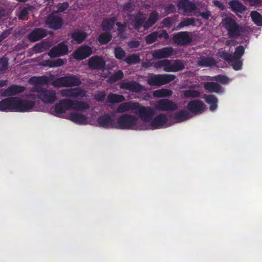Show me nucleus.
<instances>
[{"label": "nucleus", "mask_w": 262, "mask_h": 262, "mask_svg": "<svg viewBox=\"0 0 262 262\" xmlns=\"http://www.w3.org/2000/svg\"><path fill=\"white\" fill-rule=\"evenodd\" d=\"M124 77L123 72L121 70H118L114 74L112 75L108 78V80L110 82L114 83Z\"/></svg>", "instance_id": "nucleus-43"}, {"label": "nucleus", "mask_w": 262, "mask_h": 262, "mask_svg": "<svg viewBox=\"0 0 262 262\" xmlns=\"http://www.w3.org/2000/svg\"><path fill=\"white\" fill-rule=\"evenodd\" d=\"M46 35L47 33L45 30L37 28L28 34V38L31 42H35L43 38Z\"/></svg>", "instance_id": "nucleus-22"}, {"label": "nucleus", "mask_w": 262, "mask_h": 262, "mask_svg": "<svg viewBox=\"0 0 262 262\" xmlns=\"http://www.w3.org/2000/svg\"><path fill=\"white\" fill-rule=\"evenodd\" d=\"M125 97L121 95L113 94H109L107 97V101L110 103H116L123 102Z\"/></svg>", "instance_id": "nucleus-37"}, {"label": "nucleus", "mask_w": 262, "mask_h": 262, "mask_svg": "<svg viewBox=\"0 0 262 262\" xmlns=\"http://www.w3.org/2000/svg\"><path fill=\"white\" fill-rule=\"evenodd\" d=\"M177 7L184 13L192 12L196 9L195 4L190 0H180L177 3Z\"/></svg>", "instance_id": "nucleus-17"}, {"label": "nucleus", "mask_w": 262, "mask_h": 262, "mask_svg": "<svg viewBox=\"0 0 262 262\" xmlns=\"http://www.w3.org/2000/svg\"><path fill=\"white\" fill-rule=\"evenodd\" d=\"M28 14V9L24 8L22 9L18 15V18L20 20H25Z\"/></svg>", "instance_id": "nucleus-59"}, {"label": "nucleus", "mask_w": 262, "mask_h": 262, "mask_svg": "<svg viewBox=\"0 0 262 262\" xmlns=\"http://www.w3.org/2000/svg\"><path fill=\"white\" fill-rule=\"evenodd\" d=\"M66 61L61 58H58L56 60H47L46 64L50 68L60 67L64 64Z\"/></svg>", "instance_id": "nucleus-42"}, {"label": "nucleus", "mask_w": 262, "mask_h": 262, "mask_svg": "<svg viewBox=\"0 0 262 262\" xmlns=\"http://www.w3.org/2000/svg\"><path fill=\"white\" fill-rule=\"evenodd\" d=\"M220 56L222 59L226 61L227 62H231L235 60L233 55L225 51L220 52Z\"/></svg>", "instance_id": "nucleus-48"}, {"label": "nucleus", "mask_w": 262, "mask_h": 262, "mask_svg": "<svg viewBox=\"0 0 262 262\" xmlns=\"http://www.w3.org/2000/svg\"><path fill=\"white\" fill-rule=\"evenodd\" d=\"M37 81L39 85L41 84H48L49 83V78L47 76H42L37 77Z\"/></svg>", "instance_id": "nucleus-58"}, {"label": "nucleus", "mask_w": 262, "mask_h": 262, "mask_svg": "<svg viewBox=\"0 0 262 262\" xmlns=\"http://www.w3.org/2000/svg\"><path fill=\"white\" fill-rule=\"evenodd\" d=\"M185 68L184 61L180 59H176L172 62V72L182 71Z\"/></svg>", "instance_id": "nucleus-40"}, {"label": "nucleus", "mask_w": 262, "mask_h": 262, "mask_svg": "<svg viewBox=\"0 0 262 262\" xmlns=\"http://www.w3.org/2000/svg\"><path fill=\"white\" fill-rule=\"evenodd\" d=\"M120 88L133 93H139L144 90V88L141 84L134 80L130 81H122L120 84Z\"/></svg>", "instance_id": "nucleus-11"}, {"label": "nucleus", "mask_w": 262, "mask_h": 262, "mask_svg": "<svg viewBox=\"0 0 262 262\" xmlns=\"http://www.w3.org/2000/svg\"><path fill=\"white\" fill-rule=\"evenodd\" d=\"M173 42L180 46L189 45L192 41V39L188 32H180L173 35Z\"/></svg>", "instance_id": "nucleus-10"}, {"label": "nucleus", "mask_w": 262, "mask_h": 262, "mask_svg": "<svg viewBox=\"0 0 262 262\" xmlns=\"http://www.w3.org/2000/svg\"><path fill=\"white\" fill-rule=\"evenodd\" d=\"M190 118L189 114L187 111L182 110L176 113L174 119L177 122H181Z\"/></svg>", "instance_id": "nucleus-38"}, {"label": "nucleus", "mask_w": 262, "mask_h": 262, "mask_svg": "<svg viewBox=\"0 0 262 262\" xmlns=\"http://www.w3.org/2000/svg\"><path fill=\"white\" fill-rule=\"evenodd\" d=\"M106 94L104 92L100 91L94 96V99L98 102H102L104 100Z\"/></svg>", "instance_id": "nucleus-57"}, {"label": "nucleus", "mask_w": 262, "mask_h": 262, "mask_svg": "<svg viewBox=\"0 0 262 262\" xmlns=\"http://www.w3.org/2000/svg\"><path fill=\"white\" fill-rule=\"evenodd\" d=\"M124 60L129 64H136L140 62V58L138 55L133 54L127 56Z\"/></svg>", "instance_id": "nucleus-44"}, {"label": "nucleus", "mask_w": 262, "mask_h": 262, "mask_svg": "<svg viewBox=\"0 0 262 262\" xmlns=\"http://www.w3.org/2000/svg\"><path fill=\"white\" fill-rule=\"evenodd\" d=\"M70 119L78 124H84L86 122V117L84 115L75 112H72L69 115Z\"/></svg>", "instance_id": "nucleus-30"}, {"label": "nucleus", "mask_w": 262, "mask_h": 262, "mask_svg": "<svg viewBox=\"0 0 262 262\" xmlns=\"http://www.w3.org/2000/svg\"><path fill=\"white\" fill-rule=\"evenodd\" d=\"M157 39V31H154L145 37V41L148 45L154 43Z\"/></svg>", "instance_id": "nucleus-50"}, {"label": "nucleus", "mask_w": 262, "mask_h": 262, "mask_svg": "<svg viewBox=\"0 0 262 262\" xmlns=\"http://www.w3.org/2000/svg\"><path fill=\"white\" fill-rule=\"evenodd\" d=\"M92 49L87 45H82L73 52V57L79 60H83L92 54Z\"/></svg>", "instance_id": "nucleus-9"}, {"label": "nucleus", "mask_w": 262, "mask_h": 262, "mask_svg": "<svg viewBox=\"0 0 262 262\" xmlns=\"http://www.w3.org/2000/svg\"><path fill=\"white\" fill-rule=\"evenodd\" d=\"M97 122L100 127L106 128H116V122L108 114L99 117Z\"/></svg>", "instance_id": "nucleus-12"}, {"label": "nucleus", "mask_w": 262, "mask_h": 262, "mask_svg": "<svg viewBox=\"0 0 262 262\" xmlns=\"http://www.w3.org/2000/svg\"><path fill=\"white\" fill-rule=\"evenodd\" d=\"M88 66L91 70H100L104 68L105 61L102 57L95 55L89 59Z\"/></svg>", "instance_id": "nucleus-13"}, {"label": "nucleus", "mask_w": 262, "mask_h": 262, "mask_svg": "<svg viewBox=\"0 0 262 262\" xmlns=\"http://www.w3.org/2000/svg\"><path fill=\"white\" fill-rule=\"evenodd\" d=\"M25 88L18 85L12 84L4 90L2 92V96L5 97L15 95L23 92Z\"/></svg>", "instance_id": "nucleus-20"}, {"label": "nucleus", "mask_w": 262, "mask_h": 262, "mask_svg": "<svg viewBox=\"0 0 262 262\" xmlns=\"http://www.w3.org/2000/svg\"><path fill=\"white\" fill-rule=\"evenodd\" d=\"M205 104L199 99L190 101L187 104V110L193 114H200L204 111Z\"/></svg>", "instance_id": "nucleus-15"}, {"label": "nucleus", "mask_w": 262, "mask_h": 262, "mask_svg": "<svg viewBox=\"0 0 262 262\" xmlns=\"http://www.w3.org/2000/svg\"><path fill=\"white\" fill-rule=\"evenodd\" d=\"M204 88L208 93H223L224 88L219 84L214 82H206L204 84Z\"/></svg>", "instance_id": "nucleus-23"}, {"label": "nucleus", "mask_w": 262, "mask_h": 262, "mask_svg": "<svg viewBox=\"0 0 262 262\" xmlns=\"http://www.w3.org/2000/svg\"><path fill=\"white\" fill-rule=\"evenodd\" d=\"M167 118L164 114H160L156 116L151 121L152 129H157L163 126L167 122Z\"/></svg>", "instance_id": "nucleus-24"}, {"label": "nucleus", "mask_w": 262, "mask_h": 262, "mask_svg": "<svg viewBox=\"0 0 262 262\" xmlns=\"http://www.w3.org/2000/svg\"><path fill=\"white\" fill-rule=\"evenodd\" d=\"M112 39V35L109 32L100 34L98 37V41L101 45H106Z\"/></svg>", "instance_id": "nucleus-39"}, {"label": "nucleus", "mask_w": 262, "mask_h": 262, "mask_svg": "<svg viewBox=\"0 0 262 262\" xmlns=\"http://www.w3.org/2000/svg\"><path fill=\"white\" fill-rule=\"evenodd\" d=\"M8 60L6 58H2L0 59V71H4L8 69Z\"/></svg>", "instance_id": "nucleus-56"}, {"label": "nucleus", "mask_w": 262, "mask_h": 262, "mask_svg": "<svg viewBox=\"0 0 262 262\" xmlns=\"http://www.w3.org/2000/svg\"><path fill=\"white\" fill-rule=\"evenodd\" d=\"M223 27L227 31L230 38H236L244 32V29L232 17H226L222 20Z\"/></svg>", "instance_id": "nucleus-3"}, {"label": "nucleus", "mask_w": 262, "mask_h": 262, "mask_svg": "<svg viewBox=\"0 0 262 262\" xmlns=\"http://www.w3.org/2000/svg\"><path fill=\"white\" fill-rule=\"evenodd\" d=\"M153 66L157 69L163 68V70L167 72H172V62L169 59L160 60L153 63Z\"/></svg>", "instance_id": "nucleus-29"}, {"label": "nucleus", "mask_w": 262, "mask_h": 262, "mask_svg": "<svg viewBox=\"0 0 262 262\" xmlns=\"http://www.w3.org/2000/svg\"><path fill=\"white\" fill-rule=\"evenodd\" d=\"M174 19L171 17H166L164 18L162 21V25L163 27L170 28L173 25Z\"/></svg>", "instance_id": "nucleus-53"}, {"label": "nucleus", "mask_w": 262, "mask_h": 262, "mask_svg": "<svg viewBox=\"0 0 262 262\" xmlns=\"http://www.w3.org/2000/svg\"><path fill=\"white\" fill-rule=\"evenodd\" d=\"M200 15L204 19L208 20L211 16V13L209 11H203L200 13Z\"/></svg>", "instance_id": "nucleus-64"}, {"label": "nucleus", "mask_w": 262, "mask_h": 262, "mask_svg": "<svg viewBox=\"0 0 262 262\" xmlns=\"http://www.w3.org/2000/svg\"><path fill=\"white\" fill-rule=\"evenodd\" d=\"M32 91L36 92V97L45 104H52L57 99L56 91L52 89H48L41 85H35Z\"/></svg>", "instance_id": "nucleus-2"}, {"label": "nucleus", "mask_w": 262, "mask_h": 262, "mask_svg": "<svg viewBox=\"0 0 262 262\" xmlns=\"http://www.w3.org/2000/svg\"><path fill=\"white\" fill-rule=\"evenodd\" d=\"M138 103L133 101L124 102L120 104L117 109L118 113H124L128 111H136L138 108Z\"/></svg>", "instance_id": "nucleus-28"}, {"label": "nucleus", "mask_w": 262, "mask_h": 262, "mask_svg": "<svg viewBox=\"0 0 262 262\" xmlns=\"http://www.w3.org/2000/svg\"><path fill=\"white\" fill-rule=\"evenodd\" d=\"M117 19L115 17L104 19L102 23L101 28L103 31H111L115 25Z\"/></svg>", "instance_id": "nucleus-33"}, {"label": "nucleus", "mask_w": 262, "mask_h": 262, "mask_svg": "<svg viewBox=\"0 0 262 262\" xmlns=\"http://www.w3.org/2000/svg\"><path fill=\"white\" fill-rule=\"evenodd\" d=\"M69 104L71 110H74L81 111L88 110L90 108L89 105L84 101H79L69 99Z\"/></svg>", "instance_id": "nucleus-27"}, {"label": "nucleus", "mask_w": 262, "mask_h": 262, "mask_svg": "<svg viewBox=\"0 0 262 262\" xmlns=\"http://www.w3.org/2000/svg\"><path fill=\"white\" fill-rule=\"evenodd\" d=\"M114 54L115 57L118 59H122L125 55V52L121 47L115 48Z\"/></svg>", "instance_id": "nucleus-51"}, {"label": "nucleus", "mask_w": 262, "mask_h": 262, "mask_svg": "<svg viewBox=\"0 0 262 262\" xmlns=\"http://www.w3.org/2000/svg\"><path fill=\"white\" fill-rule=\"evenodd\" d=\"M176 76L173 74H154L148 77L147 83L150 86H160L173 81Z\"/></svg>", "instance_id": "nucleus-6"}, {"label": "nucleus", "mask_w": 262, "mask_h": 262, "mask_svg": "<svg viewBox=\"0 0 262 262\" xmlns=\"http://www.w3.org/2000/svg\"><path fill=\"white\" fill-rule=\"evenodd\" d=\"M157 39L164 38L165 40H167L169 37V35L166 30H163L161 31H157Z\"/></svg>", "instance_id": "nucleus-55"}, {"label": "nucleus", "mask_w": 262, "mask_h": 262, "mask_svg": "<svg viewBox=\"0 0 262 262\" xmlns=\"http://www.w3.org/2000/svg\"><path fill=\"white\" fill-rule=\"evenodd\" d=\"M49 27L54 30L60 29L63 22L62 18L58 16H49L47 18Z\"/></svg>", "instance_id": "nucleus-25"}, {"label": "nucleus", "mask_w": 262, "mask_h": 262, "mask_svg": "<svg viewBox=\"0 0 262 262\" xmlns=\"http://www.w3.org/2000/svg\"><path fill=\"white\" fill-rule=\"evenodd\" d=\"M252 21L258 26H262V16L256 11H252L250 13Z\"/></svg>", "instance_id": "nucleus-41"}, {"label": "nucleus", "mask_w": 262, "mask_h": 262, "mask_svg": "<svg viewBox=\"0 0 262 262\" xmlns=\"http://www.w3.org/2000/svg\"><path fill=\"white\" fill-rule=\"evenodd\" d=\"M81 84L80 78L74 75L57 78L52 82V85L55 88H69L78 86Z\"/></svg>", "instance_id": "nucleus-4"}, {"label": "nucleus", "mask_w": 262, "mask_h": 262, "mask_svg": "<svg viewBox=\"0 0 262 262\" xmlns=\"http://www.w3.org/2000/svg\"><path fill=\"white\" fill-rule=\"evenodd\" d=\"M215 64V59L211 57L201 56L198 61V64L202 67L213 66Z\"/></svg>", "instance_id": "nucleus-32"}, {"label": "nucleus", "mask_w": 262, "mask_h": 262, "mask_svg": "<svg viewBox=\"0 0 262 262\" xmlns=\"http://www.w3.org/2000/svg\"><path fill=\"white\" fill-rule=\"evenodd\" d=\"M205 101L210 105V110L211 111H215L217 107V99L213 95H209L206 97Z\"/></svg>", "instance_id": "nucleus-36"}, {"label": "nucleus", "mask_w": 262, "mask_h": 262, "mask_svg": "<svg viewBox=\"0 0 262 262\" xmlns=\"http://www.w3.org/2000/svg\"><path fill=\"white\" fill-rule=\"evenodd\" d=\"M35 106L33 101L23 100L16 97H10L0 101V111H14L26 112L30 111Z\"/></svg>", "instance_id": "nucleus-1"}, {"label": "nucleus", "mask_w": 262, "mask_h": 262, "mask_svg": "<svg viewBox=\"0 0 262 262\" xmlns=\"http://www.w3.org/2000/svg\"><path fill=\"white\" fill-rule=\"evenodd\" d=\"M69 7V3L68 2H64L62 4H60L57 9L58 12H62L66 10Z\"/></svg>", "instance_id": "nucleus-63"}, {"label": "nucleus", "mask_w": 262, "mask_h": 262, "mask_svg": "<svg viewBox=\"0 0 262 262\" xmlns=\"http://www.w3.org/2000/svg\"><path fill=\"white\" fill-rule=\"evenodd\" d=\"M165 10L164 16L168 15L170 14L174 13L176 12V8L174 5L172 4H169L165 6L164 8Z\"/></svg>", "instance_id": "nucleus-52"}, {"label": "nucleus", "mask_w": 262, "mask_h": 262, "mask_svg": "<svg viewBox=\"0 0 262 262\" xmlns=\"http://www.w3.org/2000/svg\"><path fill=\"white\" fill-rule=\"evenodd\" d=\"M45 47L43 44L38 43L35 45L33 48L35 53H41L44 51Z\"/></svg>", "instance_id": "nucleus-61"}, {"label": "nucleus", "mask_w": 262, "mask_h": 262, "mask_svg": "<svg viewBox=\"0 0 262 262\" xmlns=\"http://www.w3.org/2000/svg\"><path fill=\"white\" fill-rule=\"evenodd\" d=\"M68 47L63 42L59 43L57 46L53 47L49 52L51 58H55L68 54Z\"/></svg>", "instance_id": "nucleus-14"}, {"label": "nucleus", "mask_w": 262, "mask_h": 262, "mask_svg": "<svg viewBox=\"0 0 262 262\" xmlns=\"http://www.w3.org/2000/svg\"><path fill=\"white\" fill-rule=\"evenodd\" d=\"M156 110L160 111L173 112L178 109L176 103L168 99H161L158 101L155 105Z\"/></svg>", "instance_id": "nucleus-7"}, {"label": "nucleus", "mask_w": 262, "mask_h": 262, "mask_svg": "<svg viewBox=\"0 0 262 262\" xmlns=\"http://www.w3.org/2000/svg\"><path fill=\"white\" fill-rule=\"evenodd\" d=\"M135 111L138 113L142 120L145 122H149L155 114L153 108L150 106H141L139 103Z\"/></svg>", "instance_id": "nucleus-8"}, {"label": "nucleus", "mask_w": 262, "mask_h": 262, "mask_svg": "<svg viewBox=\"0 0 262 262\" xmlns=\"http://www.w3.org/2000/svg\"><path fill=\"white\" fill-rule=\"evenodd\" d=\"M183 93L185 98H198L200 96V92L194 90H185Z\"/></svg>", "instance_id": "nucleus-45"}, {"label": "nucleus", "mask_w": 262, "mask_h": 262, "mask_svg": "<svg viewBox=\"0 0 262 262\" xmlns=\"http://www.w3.org/2000/svg\"><path fill=\"white\" fill-rule=\"evenodd\" d=\"M116 25L118 27V36L121 38H123L126 24L125 23L122 24L120 22H117Z\"/></svg>", "instance_id": "nucleus-54"}, {"label": "nucleus", "mask_w": 262, "mask_h": 262, "mask_svg": "<svg viewBox=\"0 0 262 262\" xmlns=\"http://www.w3.org/2000/svg\"><path fill=\"white\" fill-rule=\"evenodd\" d=\"M251 7H258L262 4V0H245Z\"/></svg>", "instance_id": "nucleus-62"}, {"label": "nucleus", "mask_w": 262, "mask_h": 262, "mask_svg": "<svg viewBox=\"0 0 262 262\" xmlns=\"http://www.w3.org/2000/svg\"><path fill=\"white\" fill-rule=\"evenodd\" d=\"M228 4L231 10L237 15L244 13L247 10L246 7L239 0H231Z\"/></svg>", "instance_id": "nucleus-21"}, {"label": "nucleus", "mask_w": 262, "mask_h": 262, "mask_svg": "<svg viewBox=\"0 0 262 262\" xmlns=\"http://www.w3.org/2000/svg\"><path fill=\"white\" fill-rule=\"evenodd\" d=\"M159 19V14L156 11H152L149 16L147 20H146L144 29L146 30L151 27Z\"/></svg>", "instance_id": "nucleus-31"}, {"label": "nucleus", "mask_w": 262, "mask_h": 262, "mask_svg": "<svg viewBox=\"0 0 262 262\" xmlns=\"http://www.w3.org/2000/svg\"><path fill=\"white\" fill-rule=\"evenodd\" d=\"M172 93V91L170 90L162 89L154 91L153 95L157 98H163L171 96Z\"/></svg>", "instance_id": "nucleus-35"}, {"label": "nucleus", "mask_w": 262, "mask_h": 262, "mask_svg": "<svg viewBox=\"0 0 262 262\" xmlns=\"http://www.w3.org/2000/svg\"><path fill=\"white\" fill-rule=\"evenodd\" d=\"M71 110L70 108L69 99L61 100L54 106V111L56 116L66 113V111Z\"/></svg>", "instance_id": "nucleus-19"}, {"label": "nucleus", "mask_w": 262, "mask_h": 262, "mask_svg": "<svg viewBox=\"0 0 262 262\" xmlns=\"http://www.w3.org/2000/svg\"><path fill=\"white\" fill-rule=\"evenodd\" d=\"M245 48L240 45L237 46L235 49V52L233 54L234 60L240 59L245 53Z\"/></svg>", "instance_id": "nucleus-47"}, {"label": "nucleus", "mask_w": 262, "mask_h": 262, "mask_svg": "<svg viewBox=\"0 0 262 262\" xmlns=\"http://www.w3.org/2000/svg\"><path fill=\"white\" fill-rule=\"evenodd\" d=\"M235 62L232 64V68L235 71L239 70L242 69L243 66V61L242 60H235Z\"/></svg>", "instance_id": "nucleus-60"}, {"label": "nucleus", "mask_w": 262, "mask_h": 262, "mask_svg": "<svg viewBox=\"0 0 262 262\" xmlns=\"http://www.w3.org/2000/svg\"><path fill=\"white\" fill-rule=\"evenodd\" d=\"M88 34L86 32L76 30L73 31L71 35V37L74 43L80 44L82 43L86 38Z\"/></svg>", "instance_id": "nucleus-26"}, {"label": "nucleus", "mask_w": 262, "mask_h": 262, "mask_svg": "<svg viewBox=\"0 0 262 262\" xmlns=\"http://www.w3.org/2000/svg\"><path fill=\"white\" fill-rule=\"evenodd\" d=\"M60 94L62 97H66L83 98L85 96L86 92L79 88L63 89L60 91Z\"/></svg>", "instance_id": "nucleus-16"}, {"label": "nucleus", "mask_w": 262, "mask_h": 262, "mask_svg": "<svg viewBox=\"0 0 262 262\" xmlns=\"http://www.w3.org/2000/svg\"><path fill=\"white\" fill-rule=\"evenodd\" d=\"M173 49L171 47H164L162 49H158L152 53V57L155 59H162L170 57L172 55Z\"/></svg>", "instance_id": "nucleus-18"}, {"label": "nucleus", "mask_w": 262, "mask_h": 262, "mask_svg": "<svg viewBox=\"0 0 262 262\" xmlns=\"http://www.w3.org/2000/svg\"><path fill=\"white\" fill-rule=\"evenodd\" d=\"M189 26H195V18L194 17L185 18L179 23L178 27L179 28H182Z\"/></svg>", "instance_id": "nucleus-46"}, {"label": "nucleus", "mask_w": 262, "mask_h": 262, "mask_svg": "<svg viewBox=\"0 0 262 262\" xmlns=\"http://www.w3.org/2000/svg\"><path fill=\"white\" fill-rule=\"evenodd\" d=\"M138 119L129 114H123L119 117L116 122V128L120 129H133L137 126Z\"/></svg>", "instance_id": "nucleus-5"}, {"label": "nucleus", "mask_w": 262, "mask_h": 262, "mask_svg": "<svg viewBox=\"0 0 262 262\" xmlns=\"http://www.w3.org/2000/svg\"><path fill=\"white\" fill-rule=\"evenodd\" d=\"M211 80L219 82L223 84H226L229 81V78L226 75H217L212 77Z\"/></svg>", "instance_id": "nucleus-49"}, {"label": "nucleus", "mask_w": 262, "mask_h": 262, "mask_svg": "<svg viewBox=\"0 0 262 262\" xmlns=\"http://www.w3.org/2000/svg\"><path fill=\"white\" fill-rule=\"evenodd\" d=\"M146 17L141 13L137 14L134 20V27L136 30H139L142 27L144 28L146 21Z\"/></svg>", "instance_id": "nucleus-34"}]
</instances>
